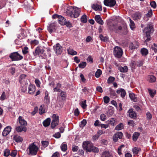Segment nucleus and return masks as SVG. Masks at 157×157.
Here are the masks:
<instances>
[{"label":"nucleus","instance_id":"nucleus-10","mask_svg":"<svg viewBox=\"0 0 157 157\" xmlns=\"http://www.w3.org/2000/svg\"><path fill=\"white\" fill-rule=\"evenodd\" d=\"M123 136V134L121 132H118L113 135V140L115 142H116L117 141L118 139H121Z\"/></svg>","mask_w":157,"mask_h":157},{"label":"nucleus","instance_id":"nucleus-53","mask_svg":"<svg viewBox=\"0 0 157 157\" xmlns=\"http://www.w3.org/2000/svg\"><path fill=\"white\" fill-rule=\"evenodd\" d=\"M148 91L149 94L152 97L154 96V95L155 93V91H153L149 89Z\"/></svg>","mask_w":157,"mask_h":157},{"label":"nucleus","instance_id":"nucleus-56","mask_svg":"<svg viewBox=\"0 0 157 157\" xmlns=\"http://www.w3.org/2000/svg\"><path fill=\"white\" fill-rule=\"evenodd\" d=\"M44 101L46 103H48L49 101V97L48 96V94L45 93V96L44 98Z\"/></svg>","mask_w":157,"mask_h":157},{"label":"nucleus","instance_id":"nucleus-1","mask_svg":"<svg viewBox=\"0 0 157 157\" xmlns=\"http://www.w3.org/2000/svg\"><path fill=\"white\" fill-rule=\"evenodd\" d=\"M80 13V10L79 8L76 7H74L72 6L68 7L65 12L67 15L70 16L71 17L73 18L78 17Z\"/></svg>","mask_w":157,"mask_h":157},{"label":"nucleus","instance_id":"nucleus-48","mask_svg":"<svg viewBox=\"0 0 157 157\" xmlns=\"http://www.w3.org/2000/svg\"><path fill=\"white\" fill-rule=\"evenodd\" d=\"M100 119L102 121H104L106 119V116L104 114H101L100 116Z\"/></svg>","mask_w":157,"mask_h":157},{"label":"nucleus","instance_id":"nucleus-57","mask_svg":"<svg viewBox=\"0 0 157 157\" xmlns=\"http://www.w3.org/2000/svg\"><path fill=\"white\" fill-rule=\"evenodd\" d=\"M122 90L121 93V95L122 98H124L125 97L126 94V92L123 89H121Z\"/></svg>","mask_w":157,"mask_h":157},{"label":"nucleus","instance_id":"nucleus-52","mask_svg":"<svg viewBox=\"0 0 157 157\" xmlns=\"http://www.w3.org/2000/svg\"><path fill=\"white\" fill-rule=\"evenodd\" d=\"M136 66L140 67L142 66L143 64V61L142 60H140L136 62Z\"/></svg>","mask_w":157,"mask_h":157},{"label":"nucleus","instance_id":"nucleus-7","mask_svg":"<svg viewBox=\"0 0 157 157\" xmlns=\"http://www.w3.org/2000/svg\"><path fill=\"white\" fill-rule=\"evenodd\" d=\"M52 118L51 124V127L52 128H54L58 124L59 117L56 114H53L52 115Z\"/></svg>","mask_w":157,"mask_h":157},{"label":"nucleus","instance_id":"nucleus-58","mask_svg":"<svg viewBox=\"0 0 157 157\" xmlns=\"http://www.w3.org/2000/svg\"><path fill=\"white\" fill-rule=\"evenodd\" d=\"M17 153V151L15 150L13 151L10 153V155L12 157H15Z\"/></svg>","mask_w":157,"mask_h":157},{"label":"nucleus","instance_id":"nucleus-20","mask_svg":"<svg viewBox=\"0 0 157 157\" xmlns=\"http://www.w3.org/2000/svg\"><path fill=\"white\" fill-rule=\"evenodd\" d=\"M28 89L29 93L30 94H33L35 91V86L34 85H29Z\"/></svg>","mask_w":157,"mask_h":157},{"label":"nucleus","instance_id":"nucleus-42","mask_svg":"<svg viewBox=\"0 0 157 157\" xmlns=\"http://www.w3.org/2000/svg\"><path fill=\"white\" fill-rule=\"evenodd\" d=\"M81 21L83 23H86L87 21L86 16V15H83L81 17Z\"/></svg>","mask_w":157,"mask_h":157},{"label":"nucleus","instance_id":"nucleus-35","mask_svg":"<svg viewBox=\"0 0 157 157\" xmlns=\"http://www.w3.org/2000/svg\"><path fill=\"white\" fill-rule=\"evenodd\" d=\"M129 20L130 22L129 25L130 28L132 30H133L135 27V24L130 18H129Z\"/></svg>","mask_w":157,"mask_h":157},{"label":"nucleus","instance_id":"nucleus-14","mask_svg":"<svg viewBox=\"0 0 157 157\" xmlns=\"http://www.w3.org/2000/svg\"><path fill=\"white\" fill-rule=\"evenodd\" d=\"M26 75L24 74H22L20 76V78L19 81L23 85L25 84L26 85L28 84L27 79L25 78Z\"/></svg>","mask_w":157,"mask_h":157},{"label":"nucleus","instance_id":"nucleus-33","mask_svg":"<svg viewBox=\"0 0 157 157\" xmlns=\"http://www.w3.org/2000/svg\"><path fill=\"white\" fill-rule=\"evenodd\" d=\"M45 108L44 105H41L39 109V113L40 114H42L45 113Z\"/></svg>","mask_w":157,"mask_h":157},{"label":"nucleus","instance_id":"nucleus-36","mask_svg":"<svg viewBox=\"0 0 157 157\" xmlns=\"http://www.w3.org/2000/svg\"><path fill=\"white\" fill-rule=\"evenodd\" d=\"M102 156V157H112L109 152L106 151L103 153Z\"/></svg>","mask_w":157,"mask_h":157},{"label":"nucleus","instance_id":"nucleus-23","mask_svg":"<svg viewBox=\"0 0 157 157\" xmlns=\"http://www.w3.org/2000/svg\"><path fill=\"white\" fill-rule=\"evenodd\" d=\"M118 69L121 72L125 73L128 71V68L127 66H125L123 67L121 66L118 67Z\"/></svg>","mask_w":157,"mask_h":157},{"label":"nucleus","instance_id":"nucleus-9","mask_svg":"<svg viewBox=\"0 0 157 157\" xmlns=\"http://www.w3.org/2000/svg\"><path fill=\"white\" fill-rule=\"evenodd\" d=\"M104 5L107 6L113 7L115 5V0H105L104 1Z\"/></svg>","mask_w":157,"mask_h":157},{"label":"nucleus","instance_id":"nucleus-5","mask_svg":"<svg viewBox=\"0 0 157 157\" xmlns=\"http://www.w3.org/2000/svg\"><path fill=\"white\" fill-rule=\"evenodd\" d=\"M10 57L12 61H17L21 59L23 57L20 55L17 52H15L10 54Z\"/></svg>","mask_w":157,"mask_h":157},{"label":"nucleus","instance_id":"nucleus-24","mask_svg":"<svg viewBox=\"0 0 157 157\" xmlns=\"http://www.w3.org/2000/svg\"><path fill=\"white\" fill-rule=\"evenodd\" d=\"M148 80L150 82H155L156 80V78L153 75H149L147 76Z\"/></svg>","mask_w":157,"mask_h":157},{"label":"nucleus","instance_id":"nucleus-51","mask_svg":"<svg viewBox=\"0 0 157 157\" xmlns=\"http://www.w3.org/2000/svg\"><path fill=\"white\" fill-rule=\"evenodd\" d=\"M139 149L136 147H135L132 149V151L134 154H138Z\"/></svg>","mask_w":157,"mask_h":157},{"label":"nucleus","instance_id":"nucleus-8","mask_svg":"<svg viewBox=\"0 0 157 157\" xmlns=\"http://www.w3.org/2000/svg\"><path fill=\"white\" fill-rule=\"evenodd\" d=\"M52 17L53 18H58L59 22L61 25H64L66 24L67 22L66 19L61 16L55 14L52 16Z\"/></svg>","mask_w":157,"mask_h":157},{"label":"nucleus","instance_id":"nucleus-28","mask_svg":"<svg viewBox=\"0 0 157 157\" xmlns=\"http://www.w3.org/2000/svg\"><path fill=\"white\" fill-rule=\"evenodd\" d=\"M124 128V125L122 123H120L117 125L115 128V130L117 131L123 129Z\"/></svg>","mask_w":157,"mask_h":157},{"label":"nucleus","instance_id":"nucleus-15","mask_svg":"<svg viewBox=\"0 0 157 157\" xmlns=\"http://www.w3.org/2000/svg\"><path fill=\"white\" fill-rule=\"evenodd\" d=\"M11 127L10 126L6 127L4 130L2 132V135L3 136H6L11 131Z\"/></svg>","mask_w":157,"mask_h":157},{"label":"nucleus","instance_id":"nucleus-63","mask_svg":"<svg viewBox=\"0 0 157 157\" xmlns=\"http://www.w3.org/2000/svg\"><path fill=\"white\" fill-rule=\"evenodd\" d=\"M110 121L111 124L113 126L115 123L116 120L114 118H112L110 119Z\"/></svg>","mask_w":157,"mask_h":157},{"label":"nucleus","instance_id":"nucleus-50","mask_svg":"<svg viewBox=\"0 0 157 157\" xmlns=\"http://www.w3.org/2000/svg\"><path fill=\"white\" fill-rule=\"evenodd\" d=\"M130 65L132 68H135L136 66V62L134 61H132Z\"/></svg>","mask_w":157,"mask_h":157},{"label":"nucleus","instance_id":"nucleus-49","mask_svg":"<svg viewBox=\"0 0 157 157\" xmlns=\"http://www.w3.org/2000/svg\"><path fill=\"white\" fill-rule=\"evenodd\" d=\"M42 144L44 147H47L49 144V142L47 141H42L41 142Z\"/></svg>","mask_w":157,"mask_h":157},{"label":"nucleus","instance_id":"nucleus-41","mask_svg":"<svg viewBox=\"0 0 157 157\" xmlns=\"http://www.w3.org/2000/svg\"><path fill=\"white\" fill-rule=\"evenodd\" d=\"M86 62H83L81 63L78 65L79 67L81 68H84L86 66Z\"/></svg>","mask_w":157,"mask_h":157},{"label":"nucleus","instance_id":"nucleus-13","mask_svg":"<svg viewBox=\"0 0 157 157\" xmlns=\"http://www.w3.org/2000/svg\"><path fill=\"white\" fill-rule=\"evenodd\" d=\"M139 46V44L138 42L135 41L130 44L129 47L130 49L134 50L137 48Z\"/></svg>","mask_w":157,"mask_h":157},{"label":"nucleus","instance_id":"nucleus-18","mask_svg":"<svg viewBox=\"0 0 157 157\" xmlns=\"http://www.w3.org/2000/svg\"><path fill=\"white\" fill-rule=\"evenodd\" d=\"M92 8L96 11H101L102 10V6L98 4H93L91 6Z\"/></svg>","mask_w":157,"mask_h":157},{"label":"nucleus","instance_id":"nucleus-29","mask_svg":"<svg viewBox=\"0 0 157 157\" xmlns=\"http://www.w3.org/2000/svg\"><path fill=\"white\" fill-rule=\"evenodd\" d=\"M129 96L131 99L133 101L136 102L137 101V98L135 94L133 93H130Z\"/></svg>","mask_w":157,"mask_h":157},{"label":"nucleus","instance_id":"nucleus-43","mask_svg":"<svg viewBox=\"0 0 157 157\" xmlns=\"http://www.w3.org/2000/svg\"><path fill=\"white\" fill-rule=\"evenodd\" d=\"M124 147V145H122L119 147L117 152L119 155H122V154L121 153V149L123 148Z\"/></svg>","mask_w":157,"mask_h":157},{"label":"nucleus","instance_id":"nucleus-39","mask_svg":"<svg viewBox=\"0 0 157 157\" xmlns=\"http://www.w3.org/2000/svg\"><path fill=\"white\" fill-rule=\"evenodd\" d=\"M101 74V71L100 69H98L97 71L96 72L95 75L96 77L98 78L100 76Z\"/></svg>","mask_w":157,"mask_h":157},{"label":"nucleus","instance_id":"nucleus-26","mask_svg":"<svg viewBox=\"0 0 157 157\" xmlns=\"http://www.w3.org/2000/svg\"><path fill=\"white\" fill-rule=\"evenodd\" d=\"M50 118H48L43 121V123L44 126L47 127L50 125Z\"/></svg>","mask_w":157,"mask_h":157},{"label":"nucleus","instance_id":"nucleus-34","mask_svg":"<svg viewBox=\"0 0 157 157\" xmlns=\"http://www.w3.org/2000/svg\"><path fill=\"white\" fill-rule=\"evenodd\" d=\"M61 86V85L59 83H58L56 84V87L54 88V91L55 92H59L60 90V88Z\"/></svg>","mask_w":157,"mask_h":157},{"label":"nucleus","instance_id":"nucleus-40","mask_svg":"<svg viewBox=\"0 0 157 157\" xmlns=\"http://www.w3.org/2000/svg\"><path fill=\"white\" fill-rule=\"evenodd\" d=\"M99 37L101 40L102 41L106 42L108 41V38L107 37H104L102 35L99 36Z\"/></svg>","mask_w":157,"mask_h":157},{"label":"nucleus","instance_id":"nucleus-45","mask_svg":"<svg viewBox=\"0 0 157 157\" xmlns=\"http://www.w3.org/2000/svg\"><path fill=\"white\" fill-rule=\"evenodd\" d=\"M28 48L27 47H25L22 50V52L23 54L25 55L28 52Z\"/></svg>","mask_w":157,"mask_h":157},{"label":"nucleus","instance_id":"nucleus-31","mask_svg":"<svg viewBox=\"0 0 157 157\" xmlns=\"http://www.w3.org/2000/svg\"><path fill=\"white\" fill-rule=\"evenodd\" d=\"M140 135V134L139 132H135L134 133L133 135L132 136V138L133 140L134 141H136L137 140Z\"/></svg>","mask_w":157,"mask_h":157},{"label":"nucleus","instance_id":"nucleus-22","mask_svg":"<svg viewBox=\"0 0 157 157\" xmlns=\"http://www.w3.org/2000/svg\"><path fill=\"white\" fill-rule=\"evenodd\" d=\"M19 122L21 125H26L27 124V122L22 118L21 116H19L18 118Z\"/></svg>","mask_w":157,"mask_h":157},{"label":"nucleus","instance_id":"nucleus-37","mask_svg":"<svg viewBox=\"0 0 157 157\" xmlns=\"http://www.w3.org/2000/svg\"><path fill=\"white\" fill-rule=\"evenodd\" d=\"M80 105L83 109H85L87 106L86 105V100H84L83 101H82Z\"/></svg>","mask_w":157,"mask_h":157},{"label":"nucleus","instance_id":"nucleus-11","mask_svg":"<svg viewBox=\"0 0 157 157\" xmlns=\"http://www.w3.org/2000/svg\"><path fill=\"white\" fill-rule=\"evenodd\" d=\"M54 48L57 54H60L62 52V47L59 44H57L54 46Z\"/></svg>","mask_w":157,"mask_h":157},{"label":"nucleus","instance_id":"nucleus-61","mask_svg":"<svg viewBox=\"0 0 157 157\" xmlns=\"http://www.w3.org/2000/svg\"><path fill=\"white\" fill-rule=\"evenodd\" d=\"M146 116L147 119L148 120H150L152 118L151 115L150 113H146Z\"/></svg>","mask_w":157,"mask_h":157},{"label":"nucleus","instance_id":"nucleus-27","mask_svg":"<svg viewBox=\"0 0 157 157\" xmlns=\"http://www.w3.org/2000/svg\"><path fill=\"white\" fill-rule=\"evenodd\" d=\"M132 17L134 20H138L141 17L140 14L139 12L133 14Z\"/></svg>","mask_w":157,"mask_h":157},{"label":"nucleus","instance_id":"nucleus-4","mask_svg":"<svg viewBox=\"0 0 157 157\" xmlns=\"http://www.w3.org/2000/svg\"><path fill=\"white\" fill-rule=\"evenodd\" d=\"M29 150V154L31 155H36L37 152L38 148L34 143L30 144L28 148Z\"/></svg>","mask_w":157,"mask_h":157},{"label":"nucleus","instance_id":"nucleus-62","mask_svg":"<svg viewBox=\"0 0 157 157\" xmlns=\"http://www.w3.org/2000/svg\"><path fill=\"white\" fill-rule=\"evenodd\" d=\"M38 108L37 107H35L34 108V111L32 112V114L33 115H34L37 112Z\"/></svg>","mask_w":157,"mask_h":157},{"label":"nucleus","instance_id":"nucleus-19","mask_svg":"<svg viewBox=\"0 0 157 157\" xmlns=\"http://www.w3.org/2000/svg\"><path fill=\"white\" fill-rule=\"evenodd\" d=\"M14 140L18 143L22 142L23 140V139L22 137L18 135H14L13 137Z\"/></svg>","mask_w":157,"mask_h":157},{"label":"nucleus","instance_id":"nucleus-46","mask_svg":"<svg viewBox=\"0 0 157 157\" xmlns=\"http://www.w3.org/2000/svg\"><path fill=\"white\" fill-rule=\"evenodd\" d=\"M10 155V151L9 149H6L4 151V156L7 157Z\"/></svg>","mask_w":157,"mask_h":157},{"label":"nucleus","instance_id":"nucleus-2","mask_svg":"<svg viewBox=\"0 0 157 157\" xmlns=\"http://www.w3.org/2000/svg\"><path fill=\"white\" fill-rule=\"evenodd\" d=\"M82 147L84 149L86 150V151L98 152L99 151L98 148L94 146L93 144L88 141L83 142L82 144Z\"/></svg>","mask_w":157,"mask_h":157},{"label":"nucleus","instance_id":"nucleus-6","mask_svg":"<svg viewBox=\"0 0 157 157\" xmlns=\"http://www.w3.org/2000/svg\"><path fill=\"white\" fill-rule=\"evenodd\" d=\"M123 51L122 49L116 46L114 48L113 54L114 56L117 58H119L122 55Z\"/></svg>","mask_w":157,"mask_h":157},{"label":"nucleus","instance_id":"nucleus-47","mask_svg":"<svg viewBox=\"0 0 157 157\" xmlns=\"http://www.w3.org/2000/svg\"><path fill=\"white\" fill-rule=\"evenodd\" d=\"M115 80V78L113 77H110L107 80L108 83H110L114 81Z\"/></svg>","mask_w":157,"mask_h":157},{"label":"nucleus","instance_id":"nucleus-32","mask_svg":"<svg viewBox=\"0 0 157 157\" xmlns=\"http://www.w3.org/2000/svg\"><path fill=\"white\" fill-rule=\"evenodd\" d=\"M140 52L143 56H145L148 53V50L145 48H143L141 49Z\"/></svg>","mask_w":157,"mask_h":157},{"label":"nucleus","instance_id":"nucleus-55","mask_svg":"<svg viewBox=\"0 0 157 157\" xmlns=\"http://www.w3.org/2000/svg\"><path fill=\"white\" fill-rule=\"evenodd\" d=\"M109 101V97L106 96L104 98V101L105 103H108Z\"/></svg>","mask_w":157,"mask_h":157},{"label":"nucleus","instance_id":"nucleus-12","mask_svg":"<svg viewBox=\"0 0 157 157\" xmlns=\"http://www.w3.org/2000/svg\"><path fill=\"white\" fill-rule=\"evenodd\" d=\"M44 52V50L40 47H37L34 52H33L34 55L35 56L37 55L42 54Z\"/></svg>","mask_w":157,"mask_h":157},{"label":"nucleus","instance_id":"nucleus-21","mask_svg":"<svg viewBox=\"0 0 157 157\" xmlns=\"http://www.w3.org/2000/svg\"><path fill=\"white\" fill-rule=\"evenodd\" d=\"M16 129L18 132H21L23 131L26 132V128L25 126H19L16 127Z\"/></svg>","mask_w":157,"mask_h":157},{"label":"nucleus","instance_id":"nucleus-3","mask_svg":"<svg viewBox=\"0 0 157 157\" xmlns=\"http://www.w3.org/2000/svg\"><path fill=\"white\" fill-rule=\"evenodd\" d=\"M154 31V29L153 25L150 24H148L147 26L145 27L143 30L145 36H144V38L146 42L150 40V34L152 33Z\"/></svg>","mask_w":157,"mask_h":157},{"label":"nucleus","instance_id":"nucleus-38","mask_svg":"<svg viewBox=\"0 0 157 157\" xmlns=\"http://www.w3.org/2000/svg\"><path fill=\"white\" fill-rule=\"evenodd\" d=\"M60 147L62 150L63 151H65L67 150V145L64 143H63L61 145Z\"/></svg>","mask_w":157,"mask_h":157},{"label":"nucleus","instance_id":"nucleus-54","mask_svg":"<svg viewBox=\"0 0 157 157\" xmlns=\"http://www.w3.org/2000/svg\"><path fill=\"white\" fill-rule=\"evenodd\" d=\"M128 125L133 127L134 126L135 123L134 121L132 120H129L128 122Z\"/></svg>","mask_w":157,"mask_h":157},{"label":"nucleus","instance_id":"nucleus-16","mask_svg":"<svg viewBox=\"0 0 157 157\" xmlns=\"http://www.w3.org/2000/svg\"><path fill=\"white\" fill-rule=\"evenodd\" d=\"M129 117L132 118L134 119L136 116V114L135 112L132 109H130L128 111Z\"/></svg>","mask_w":157,"mask_h":157},{"label":"nucleus","instance_id":"nucleus-59","mask_svg":"<svg viewBox=\"0 0 157 157\" xmlns=\"http://www.w3.org/2000/svg\"><path fill=\"white\" fill-rule=\"evenodd\" d=\"M35 82L36 86L38 87H39L40 84V81L38 79H36Z\"/></svg>","mask_w":157,"mask_h":157},{"label":"nucleus","instance_id":"nucleus-30","mask_svg":"<svg viewBox=\"0 0 157 157\" xmlns=\"http://www.w3.org/2000/svg\"><path fill=\"white\" fill-rule=\"evenodd\" d=\"M67 51L68 54L71 55H76L77 53L76 51L70 48L68 49Z\"/></svg>","mask_w":157,"mask_h":157},{"label":"nucleus","instance_id":"nucleus-25","mask_svg":"<svg viewBox=\"0 0 157 157\" xmlns=\"http://www.w3.org/2000/svg\"><path fill=\"white\" fill-rule=\"evenodd\" d=\"M55 24L54 23H53L51 24L48 27V30L49 32L51 33H52L53 30L55 29Z\"/></svg>","mask_w":157,"mask_h":157},{"label":"nucleus","instance_id":"nucleus-60","mask_svg":"<svg viewBox=\"0 0 157 157\" xmlns=\"http://www.w3.org/2000/svg\"><path fill=\"white\" fill-rule=\"evenodd\" d=\"M150 5L151 7L155 8L156 7V4L155 1H152L150 2Z\"/></svg>","mask_w":157,"mask_h":157},{"label":"nucleus","instance_id":"nucleus-64","mask_svg":"<svg viewBox=\"0 0 157 157\" xmlns=\"http://www.w3.org/2000/svg\"><path fill=\"white\" fill-rule=\"evenodd\" d=\"M59 154L58 152H56L54 153L51 157H59Z\"/></svg>","mask_w":157,"mask_h":157},{"label":"nucleus","instance_id":"nucleus-44","mask_svg":"<svg viewBox=\"0 0 157 157\" xmlns=\"http://www.w3.org/2000/svg\"><path fill=\"white\" fill-rule=\"evenodd\" d=\"M6 99V96L5 92H3L2 94L0 97V100L1 101H3Z\"/></svg>","mask_w":157,"mask_h":157},{"label":"nucleus","instance_id":"nucleus-17","mask_svg":"<svg viewBox=\"0 0 157 157\" xmlns=\"http://www.w3.org/2000/svg\"><path fill=\"white\" fill-rule=\"evenodd\" d=\"M95 19L96 22L100 24L103 25L104 22L99 15H96L95 16Z\"/></svg>","mask_w":157,"mask_h":157}]
</instances>
